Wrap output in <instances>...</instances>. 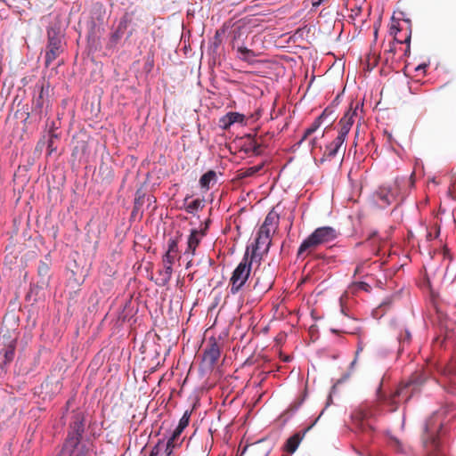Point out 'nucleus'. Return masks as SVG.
<instances>
[{
  "label": "nucleus",
  "mask_w": 456,
  "mask_h": 456,
  "mask_svg": "<svg viewBox=\"0 0 456 456\" xmlns=\"http://www.w3.org/2000/svg\"><path fill=\"white\" fill-rule=\"evenodd\" d=\"M84 431L83 418L77 414L70 424L69 431L60 456H87L90 448L88 443L83 439Z\"/></svg>",
  "instance_id": "nucleus-1"
},
{
  "label": "nucleus",
  "mask_w": 456,
  "mask_h": 456,
  "mask_svg": "<svg viewBox=\"0 0 456 456\" xmlns=\"http://www.w3.org/2000/svg\"><path fill=\"white\" fill-rule=\"evenodd\" d=\"M338 235L339 232L331 226L318 227L302 241L297 255L310 254L319 246L332 242Z\"/></svg>",
  "instance_id": "nucleus-2"
},
{
  "label": "nucleus",
  "mask_w": 456,
  "mask_h": 456,
  "mask_svg": "<svg viewBox=\"0 0 456 456\" xmlns=\"http://www.w3.org/2000/svg\"><path fill=\"white\" fill-rule=\"evenodd\" d=\"M443 421L439 412H435L425 423L427 440L425 447L428 456H444L440 450V443L437 435L443 428Z\"/></svg>",
  "instance_id": "nucleus-3"
},
{
  "label": "nucleus",
  "mask_w": 456,
  "mask_h": 456,
  "mask_svg": "<svg viewBox=\"0 0 456 456\" xmlns=\"http://www.w3.org/2000/svg\"><path fill=\"white\" fill-rule=\"evenodd\" d=\"M248 256L249 247L247 248L242 260L234 269L230 279V292L232 295L237 294L245 285L250 275L252 264L256 263L255 261H251Z\"/></svg>",
  "instance_id": "nucleus-4"
},
{
  "label": "nucleus",
  "mask_w": 456,
  "mask_h": 456,
  "mask_svg": "<svg viewBox=\"0 0 456 456\" xmlns=\"http://www.w3.org/2000/svg\"><path fill=\"white\" fill-rule=\"evenodd\" d=\"M378 403H363L361 404L352 413V419L354 424L363 432L368 429L372 430L373 427L370 423V419L380 414Z\"/></svg>",
  "instance_id": "nucleus-5"
},
{
  "label": "nucleus",
  "mask_w": 456,
  "mask_h": 456,
  "mask_svg": "<svg viewBox=\"0 0 456 456\" xmlns=\"http://www.w3.org/2000/svg\"><path fill=\"white\" fill-rule=\"evenodd\" d=\"M380 244L381 241L380 239L378 237L377 232H371L368 236L366 241L359 242L356 244V248L363 247L364 249L367 251V254L366 256L362 255L361 256V259H359L354 270V275L362 274L363 273L365 263L370 259L371 255H376L379 253Z\"/></svg>",
  "instance_id": "nucleus-6"
},
{
  "label": "nucleus",
  "mask_w": 456,
  "mask_h": 456,
  "mask_svg": "<svg viewBox=\"0 0 456 456\" xmlns=\"http://www.w3.org/2000/svg\"><path fill=\"white\" fill-rule=\"evenodd\" d=\"M271 244V238L257 233L255 243L251 246V251L249 250L248 257L259 265L263 255L268 253Z\"/></svg>",
  "instance_id": "nucleus-7"
},
{
  "label": "nucleus",
  "mask_w": 456,
  "mask_h": 456,
  "mask_svg": "<svg viewBox=\"0 0 456 456\" xmlns=\"http://www.w3.org/2000/svg\"><path fill=\"white\" fill-rule=\"evenodd\" d=\"M176 257L165 255L162 256V267L158 271L155 283L158 286H166L171 280L173 274V265Z\"/></svg>",
  "instance_id": "nucleus-8"
},
{
  "label": "nucleus",
  "mask_w": 456,
  "mask_h": 456,
  "mask_svg": "<svg viewBox=\"0 0 456 456\" xmlns=\"http://www.w3.org/2000/svg\"><path fill=\"white\" fill-rule=\"evenodd\" d=\"M220 357V346L215 338H211L204 350L203 362L212 368Z\"/></svg>",
  "instance_id": "nucleus-9"
},
{
  "label": "nucleus",
  "mask_w": 456,
  "mask_h": 456,
  "mask_svg": "<svg viewBox=\"0 0 456 456\" xmlns=\"http://www.w3.org/2000/svg\"><path fill=\"white\" fill-rule=\"evenodd\" d=\"M61 40L57 37H49L47 51L45 53V66L49 67L51 63L61 54Z\"/></svg>",
  "instance_id": "nucleus-10"
},
{
  "label": "nucleus",
  "mask_w": 456,
  "mask_h": 456,
  "mask_svg": "<svg viewBox=\"0 0 456 456\" xmlns=\"http://www.w3.org/2000/svg\"><path fill=\"white\" fill-rule=\"evenodd\" d=\"M205 236L202 230L192 229L187 240V248L183 252L184 256H193L196 255V249L201 240Z\"/></svg>",
  "instance_id": "nucleus-11"
},
{
  "label": "nucleus",
  "mask_w": 456,
  "mask_h": 456,
  "mask_svg": "<svg viewBox=\"0 0 456 456\" xmlns=\"http://www.w3.org/2000/svg\"><path fill=\"white\" fill-rule=\"evenodd\" d=\"M357 115V108L350 109L346 114L341 118L339 121L340 129L338 131V136L346 139L349 131L351 130L354 123V118Z\"/></svg>",
  "instance_id": "nucleus-12"
},
{
  "label": "nucleus",
  "mask_w": 456,
  "mask_h": 456,
  "mask_svg": "<svg viewBox=\"0 0 456 456\" xmlns=\"http://www.w3.org/2000/svg\"><path fill=\"white\" fill-rule=\"evenodd\" d=\"M180 444L181 443H175L171 439L159 440L152 448L151 454L152 456H170L174 449Z\"/></svg>",
  "instance_id": "nucleus-13"
},
{
  "label": "nucleus",
  "mask_w": 456,
  "mask_h": 456,
  "mask_svg": "<svg viewBox=\"0 0 456 456\" xmlns=\"http://www.w3.org/2000/svg\"><path fill=\"white\" fill-rule=\"evenodd\" d=\"M219 124L223 129L227 130L233 124L245 125L246 118H245V115H243V114H240L239 112L231 111L220 118Z\"/></svg>",
  "instance_id": "nucleus-14"
},
{
  "label": "nucleus",
  "mask_w": 456,
  "mask_h": 456,
  "mask_svg": "<svg viewBox=\"0 0 456 456\" xmlns=\"http://www.w3.org/2000/svg\"><path fill=\"white\" fill-rule=\"evenodd\" d=\"M375 196L381 202V207L390 205L395 199V193L388 187H380Z\"/></svg>",
  "instance_id": "nucleus-15"
},
{
  "label": "nucleus",
  "mask_w": 456,
  "mask_h": 456,
  "mask_svg": "<svg viewBox=\"0 0 456 456\" xmlns=\"http://www.w3.org/2000/svg\"><path fill=\"white\" fill-rule=\"evenodd\" d=\"M189 421L190 413L188 411H185L183 417L180 419L178 425L176 426L175 429L174 430L169 439H171L175 443H179V437L183 431L185 429V428L189 425Z\"/></svg>",
  "instance_id": "nucleus-16"
},
{
  "label": "nucleus",
  "mask_w": 456,
  "mask_h": 456,
  "mask_svg": "<svg viewBox=\"0 0 456 456\" xmlns=\"http://www.w3.org/2000/svg\"><path fill=\"white\" fill-rule=\"evenodd\" d=\"M414 381H411L410 383L406 384L403 387H400L396 389V391L391 395L389 398H382L380 397V400H384L387 405L390 407L389 411H395L397 409L398 402L396 401V398L399 397L404 390L410 387Z\"/></svg>",
  "instance_id": "nucleus-17"
},
{
  "label": "nucleus",
  "mask_w": 456,
  "mask_h": 456,
  "mask_svg": "<svg viewBox=\"0 0 456 456\" xmlns=\"http://www.w3.org/2000/svg\"><path fill=\"white\" fill-rule=\"evenodd\" d=\"M256 56L257 54L254 51L247 48L246 46H239L237 48V57L249 64L255 63Z\"/></svg>",
  "instance_id": "nucleus-18"
},
{
  "label": "nucleus",
  "mask_w": 456,
  "mask_h": 456,
  "mask_svg": "<svg viewBox=\"0 0 456 456\" xmlns=\"http://www.w3.org/2000/svg\"><path fill=\"white\" fill-rule=\"evenodd\" d=\"M346 139L342 138L341 136H337L333 142H331L329 145H327L326 147V151H325V156H327L328 158H334L339 149L342 147V145L344 144Z\"/></svg>",
  "instance_id": "nucleus-19"
},
{
  "label": "nucleus",
  "mask_w": 456,
  "mask_h": 456,
  "mask_svg": "<svg viewBox=\"0 0 456 456\" xmlns=\"http://www.w3.org/2000/svg\"><path fill=\"white\" fill-rule=\"evenodd\" d=\"M326 117V111H323L322 115H320L311 125L308 128L305 129L303 137L299 141V143H302V142L305 141L310 135H312L314 132L318 130V128L321 126L323 118Z\"/></svg>",
  "instance_id": "nucleus-20"
},
{
  "label": "nucleus",
  "mask_w": 456,
  "mask_h": 456,
  "mask_svg": "<svg viewBox=\"0 0 456 456\" xmlns=\"http://www.w3.org/2000/svg\"><path fill=\"white\" fill-rule=\"evenodd\" d=\"M273 281L272 276L268 277L265 281H262L260 277L256 278L254 284V289L258 293H265L268 291L273 286Z\"/></svg>",
  "instance_id": "nucleus-21"
},
{
  "label": "nucleus",
  "mask_w": 456,
  "mask_h": 456,
  "mask_svg": "<svg viewBox=\"0 0 456 456\" xmlns=\"http://www.w3.org/2000/svg\"><path fill=\"white\" fill-rule=\"evenodd\" d=\"M279 215L274 211H270L265 218L263 224L271 230H277L279 226Z\"/></svg>",
  "instance_id": "nucleus-22"
},
{
  "label": "nucleus",
  "mask_w": 456,
  "mask_h": 456,
  "mask_svg": "<svg viewBox=\"0 0 456 456\" xmlns=\"http://www.w3.org/2000/svg\"><path fill=\"white\" fill-rule=\"evenodd\" d=\"M301 440L302 437L299 434H295L290 436L285 444L286 452L289 453H294L297 451Z\"/></svg>",
  "instance_id": "nucleus-23"
},
{
  "label": "nucleus",
  "mask_w": 456,
  "mask_h": 456,
  "mask_svg": "<svg viewBox=\"0 0 456 456\" xmlns=\"http://www.w3.org/2000/svg\"><path fill=\"white\" fill-rule=\"evenodd\" d=\"M216 174L213 170L206 172L200 179V184L201 188L208 190L210 183L216 182Z\"/></svg>",
  "instance_id": "nucleus-24"
},
{
  "label": "nucleus",
  "mask_w": 456,
  "mask_h": 456,
  "mask_svg": "<svg viewBox=\"0 0 456 456\" xmlns=\"http://www.w3.org/2000/svg\"><path fill=\"white\" fill-rule=\"evenodd\" d=\"M398 24L394 22L392 23L391 27H390V34L394 36V38L395 40L399 43V44H407L408 45H410V41H411V32H409L405 38L404 39H400L398 37H397V34L398 32L400 31V28H398L397 26Z\"/></svg>",
  "instance_id": "nucleus-25"
},
{
  "label": "nucleus",
  "mask_w": 456,
  "mask_h": 456,
  "mask_svg": "<svg viewBox=\"0 0 456 456\" xmlns=\"http://www.w3.org/2000/svg\"><path fill=\"white\" fill-rule=\"evenodd\" d=\"M263 167H264V164H259V165H256L253 167H249L246 168L244 171H242L240 173V176L241 178L253 176L254 175L258 173L263 168Z\"/></svg>",
  "instance_id": "nucleus-26"
},
{
  "label": "nucleus",
  "mask_w": 456,
  "mask_h": 456,
  "mask_svg": "<svg viewBox=\"0 0 456 456\" xmlns=\"http://www.w3.org/2000/svg\"><path fill=\"white\" fill-rule=\"evenodd\" d=\"M178 253V242L175 239H169L168 240V245H167V250L165 253V255H170L175 257L177 256Z\"/></svg>",
  "instance_id": "nucleus-27"
},
{
  "label": "nucleus",
  "mask_w": 456,
  "mask_h": 456,
  "mask_svg": "<svg viewBox=\"0 0 456 456\" xmlns=\"http://www.w3.org/2000/svg\"><path fill=\"white\" fill-rule=\"evenodd\" d=\"M276 232V230H271L269 227H265L264 224H262L259 228L258 234L266 236L272 239V235Z\"/></svg>",
  "instance_id": "nucleus-28"
},
{
  "label": "nucleus",
  "mask_w": 456,
  "mask_h": 456,
  "mask_svg": "<svg viewBox=\"0 0 456 456\" xmlns=\"http://www.w3.org/2000/svg\"><path fill=\"white\" fill-rule=\"evenodd\" d=\"M200 205H201V201L199 199H197V200L191 201L188 204L186 209L189 213H192L193 211L198 210L200 208Z\"/></svg>",
  "instance_id": "nucleus-29"
},
{
  "label": "nucleus",
  "mask_w": 456,
  "mask_h": 456,
  "mask_svg": "<svg viewBox=\"0 0 456 456\" xmlns=\"http://www.w3.org/2000/svg\"><path fill=\"white\" fill-rule=\"evenodd\" d=\"M13 355H14V346L12 345L5 351V354H4L5 362H11L13 358Z\"/></svg>",
  "instance_id": "nucleus-30"
},
{
  "label": "nucleus",
  "mask_w": 456,
  "mask_h": 456,
  "mask_svg": "<svg viewBox=\"0 0 456 456\" xmlns=\"http://www.w3.org/2000/svg\"><path fill=\"white\" fill-rule=\"evenodd\" d=\"M456 384L455 380L450 379L448 384V391L452 394H456V387H454V385Z\"/></svg>",
  "instance_id": "nucleus-31"
},
{
  "label": "nucleus",
  "mask_w": 456,
  "mask_h": 456,
  "mask_svg": "<svg viewBox=\"0 0 456 456\" xmlns=\"http://www.w3.org/2000/svg\"><path fill=\"white\" fill-rule=\"evenodd\" d=\"M328 0H311L312 2V6L316 8L318 6H320L322 4L327 2Z\"/></svg>",
  "instance_id": "nucleus-32"
},
{
  "label": "nucleus",
  "mask_w": 456,
  "mask_h": 456,
  "mask_svg": "<svg viewBox=\"0 0 456 456\" xmlns=\"http://www.w3.org/2000/svg\"><path fill=\"white\" fill-rule=\"evenodd\" d=\"M121 37V33L118 30L111 36L112 42L116 43Z\"/></svg>",
  "instance_id": "nucleus-33"
},
{
  "label": "nucleus",
  "mask_w": 456,
  "mask_h": 456,
  "mask_svg": "<svg viewBox=\"0 0 456 456\" xmlns=\"http://www.w3.org/2000/svg\"><path fill=\"white\" fill-rule=\"evenodd\" d=\"M317 144H318L317 137H314L309 141V145L311 146L312 149L315 148L317 146Z\"/></svg>",
  "instance_id": "nucleus-34"
},
{
  "label": "nucleus",
  "mask_w": 456,
  "mask_h": 456,
  "mask_svg": "<svg viewBox=\"0 0 456 456\" xmlns=\"http://www.w3.org/2000/svg\"><path fill=\"white\" fill-rule=\"evenodd\" d=\"M53 137H56V135H55V134H51V138H50V140H49V142H48V149L50 150V152H52V151H53Z\"/></svg>",
  "instance_id": "nucleus-35"
},
{
  "label": "nucleus",
  "mask_w": 456,
  "mask_h": 456,
  "mask_svg": "<svg viewBox=\"0 0 456 456\" xmlns=\"http://www.w3.org/2000/svg\"><path fill=\"white\" fill-rule=\"evenodd\" d=\"M357 285H358L359 288H361V289H364L366 291L368 290V289L370 287L367 283L362 282V281L359 282Z\"/></svg>",
  "instance_id": "nucleus-36"
},
{
  "label": "nucleus",
  "mask_w": 456,
  "mask_h": 456,
  "mask_svg": "<svg viewBox=\"0 0 456 456\" xmlns=\"http://www.w3.org/2000/svg\"><path fill=\"white\" fill-rule=\"evenodd\" d=\"M47 270H48V266L45 264H42L41 266H39V273H42L43 272L46 273Z\"/></svg>",
  "instance_id": "nucleus-37"
},
{
  "label": "nucleus",
  "mask_w": 456,
  "mask_h": 456,
  "mask_svg": "<svg viewBox=\"0 0 456 456\" xmlns=\"http://www.w3.org/2000/svg\"><path fill=\"white\" fill-rule=\"evenodd\" d=\"M189 258L188 262L185 265L186 269H190L192 266V256H186Z\"/></svg>",
  "instance_id": "nucleus-38"
},
{
  "label": "nucleus",
  "mask_w": 456,
  "mask_h": 456,
  "mask_svg": "<svg viewBox=\"0 0 456 456\" xmlns=\"http://www.w3.org/2000/svg\"><path fill=\"white\" fill-rule=\"evenodd\" d=\"M355 363H356V359H354V360L351 362V364H350V369H351V370H353V369H354V367Z\"/></svg>",
  "instance_id": "nucleus-39"
},
{
  "label": "nucleus",
  "mask_w": 456,
  "mask_h": 456,
  "mask_svg": "<svg viewBox=\"0 0 456 456\" xmlns=\"http://www.w3.org/2000/svg\"><path fill=\"white\" fill-rule=\"evenodd\" d=\"M454 371H456V370L453 367H449V369H448L449 373L454 372Z\"/></svg>",
  "instance_id": "nucleus-40"
},
{
  "label": "nucleus",
  "mask_w": 456,
  "mask_h": 456,
  "mask_svg": "<svg viewBox=\"0 0 456 456\" xmlns=\"http://www.w3.org/2000/svg\"><path fill=\"white\" fill-rule=\"evenodd\" d=\"M406 337H407V338H408V339H410V338H411V334H410V332H409V331H406Z\"/></svg>",
  "instance_id": "nucleus-41"
},
{
  "label": "nucleus",
  "mask_w": 456,
  "mask_h": 456,
  "mask_svg": "<svg viewBox=\"0 0 456 456\" xmlns=\"http://www.w3.org/2000/svg\"><path fill=\"white\" fill-rule=\"evenodd\" d=\"M362 348L361 346L358 347L357 351H356V354H359V352L362 350Z\"/></svg>",
  "instance_id": "nucleus-42"
},
{
  "label": "nucleus",
  "mask_w": 456,
  "mask_h": 456,
  "mask_svg": "<svg viewBox=\"0 0 456 456\" xmlns=\"http://www.w3.org/2000/svg\"><path fill=\"white\" fill-rule=\"evenodd\" d=\"M150 456H152L151 454H150Z\"/></svg>",
  "instance_id": "nucleus-43"
}]
</instances>
